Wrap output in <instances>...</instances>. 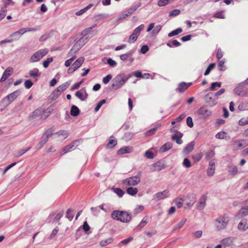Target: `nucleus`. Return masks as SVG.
Wrapping results in <instances>:
<instances>
[{
	"label": "nucleus",
	"instance_id": "nucleus-1",
	"mask_svg": "<svg viewBox=\"0 0 248 248\" xmlns=\"http://www.w3.org/2000/svg\"><path fill=\"white\" fill-rule=\"evenodd\" d=\"M230 219L227 214H224L217 217L214 221V226L216 230L220 231L225 230L228 226Z\"/></svg>",
	"mask_w": 248,
	"mask_h": 248
},
{
	"label": "nucleus",
	"instance_id": "nucleus-2",
	"mask_svg": "<svg viewBox=\"0 0 248 248\" xmlns=\"http://www.w3.org/2000/svg\"><path fill=\"white\" fill-rule=\"evenodd\" d=\"M111 217L113 219L124 223H127L131 219V215L125 211H113L111 213Z\"/></svg>",
	"mask_w": 248,
	"mask_h": 248
},
{
	"label": "nucleus",
	"instance_id": "nucleus-3",
	"mask_svg": "<svg viewBox=\"0 0 248 248\" xmlns=\"http://www.w3.org/2000/svg\"><path fill=\"white\" fill-rule=\"evenodd\" d=\"M141 172L140 171L137 175L123 180L122 181L123 186L125 187L137 186L141 181Z\"/></svg>",
	"mask_w": 248,
	"mask_h": 248
},
{
	"label": "nucleus",
	"instance_id": "nucleus-4",
	"mask_svg": "<svg viewBox=\"0 0 248 248\" xmlns=\"http://www.w3.org/2000/svg\"><path fill=\"white\" fill-rule=\"evenodd\" d=\"M92 28H89L83 31L82 32L83 36L76 42L78 45H80L81 47L95 34L94 31H92Z\"/></svg>",
	"mask_w": 248,
	"mask_h": 248
},
{
	"label": "nucleus",
	"instance_id": "nucleus-5",
	"mask_svg": "<svg viewBox=\"0 0 248 248\" xmlns=\"http://www.w3.org/2000/svg\"><path fill=\"white\" fill-rule=\"evenodd\" d=\"M21 94L20 90H16L12 93L7 95L1 101V103L4 107H7L13 101H14Z\"/></svg>",
	"mask_w": 248,
	"mask_h": 248
},
{
	"label": "nucleus",
	"instance_id": "nucleus-6",
	"mask_svg": "<svg viewBox=\"0 0 248 248\" xmlns=\"http://www.w3.org/2000/svg\"><path fill=\"white\" fill-rule=\"evenodd\" d=\"M196 114L202 119H206L212 114V111L206 105L201 107L196 112Z\"/></svg>",
	"mask_w": 248,
	"mask_h": 248
},
{
	"label": "nucleus",
	"instance_id": "nucleus-7",
	"mask_svg": "<svg viewBox=\"0 0 248 248\" xmlns=\"http://www.w3.org/2000/svg\"><path fill=\"white\" fill-rule=\"evenodd\" d=\"M48 52V50L46 48L41 49L35 52L31 57L30 62H38L42 58L46 55Z\"/></svg>",
	"mask_w": 248,
	"mask_h": 248
},
{
	"label": "nucleus",
	"instance_id": "nucleus-8",
	"mask_svg": "<svg viewBox=\"0 0 248 248\" xmlns=\"http://www.w3.org/2000/svg\"><path fill=\"white\" fill-rule=\"evenodd\" d=\"M126 80L127 78L124 76L119 75L114 79L112 88L115 90L120 89L125 83Z\"/></svg>",
	"mask_w": 248,
	"mask_h": 248
},
{
	"label": "nucleus",
	"instance_id": "nucleus-9",
	"mask_svg": "<svg viewBox=\"0 0 248 248\" xmlns=\"http://www.w3.org/2000/svg\"><path fill=\"white\" fill-rule=\"evenodd\" d=\"M80 142V140H77L73 141L70 144L65 146L62 150L60 153V155L61 156L65 154L71 152L75 149L79 145Z\"/></svg>",
	"mask_w": 248,
	"mask_h": 248
},
{
	"label": "nucleus",
	"instance_id": "nucleus-10",
	"mask_svg": "<svg viewBox=\"0 0 248 248\" xmlns=\"http://www.w3.org/2000/svg\"><path fill=\"white\" fill-rule=\"evenodd\" d=\"M196 200V195L194 193H188L185 199V203L187 205L188 207H192L193 204L195 203Z\"/></svg>",
	"mask_w": 248,
	"mask_h": 248
},
{
	"label": "nucleus",
	"instance_id": "nucleus-11",
	"mask_svg": "<svg viewBox=\"0 0 248 248\" xmlns=\"http://www.w3.org/2000/svg\"><path fill=\"white\" fill-rule=\"evenodd\" d=\"M204 99L211 107H213L217 103V97H216L213 93H209L205 96Z\"/></svg>",
	"mask_w": 248,
	"mask_h": 248
},
{
	"label": "nucleus",
	"instance_id": "nucleus-12",
	"mask_svg": "<svg viewBox=\"0 0 248 248\" xmlns=\"http://www.w3.org/2000/svg\"><path fill=\"white\" fill-rule=\"evenodd\" d=\"M75 96L82 101H85L88 97V94L85 87L81 88L75 93Z\"/></svg>",
	"mask_w": 248,
	"mask_h": 248
},
{
	"label": "nucleus",
	"instance_id": "nucleus-13",
	"mask_svg": "<svg viewBox=\"0 0 248 248\" xmlns=\"http://www.w3.org/2000/svg\"><path fill=\"white\" fill-rule=\"evenodd\" d=\"M235 94L243 97L248 96V89L240 85L234 90Z\"/></svg>",
	"mask_w": 248,
	"mask_h": 248
},
{
	"label": "nucleus",
	"instance_id": "nucleus-14",
	"mask_svg": "<svg viewBox=\"0 0 248 248\" xmlns=\"http://www.w3.org/2000/svg\"><path fill=\"white\" fill-rule=\"evenodd\" d=\"M235 239L234 237H228L222 239L221 243L225 247H232L234 245Z\"/></svg>",
	"mask_w": 248,
	"mask_h": 248
},
{
	"label": "nucleus",
	"instance_id": "nucleus-15",
	"mask_svg": "<svg viewBox=\"0 0 248 248\" xmlns=\"http://www.w3.org/2000/svg\"><path fill=\"white\" fill-rule=\"evenodd\" d=\"M207 199V194H203L201 197L197 204V207L199 210H202L204 208L206 204Z\"/></svg>",
	"mask_w": 248,
	"mask_h": 248
},
{
	"label": "nucleus",
	"instance_id": "nucleus-16",
	"mask_svg": "<svg viewBox=\"0 0 248 248\" xmlns=\"http://www.w3.org/2000/svg\"><path fill=\"white\" fill-rule=\"evenodd\" d=\"M169 196V191L165 190L162 192H157L154 195V199L157 201L163 200Z\"/></svg>",
	"mask_w": 248,
	"mask_h": 248
},
{
	"label": "nucleus",
	"instance_id": "nucleus-17",
	"mask_svg": "<svg viewBox=\"0 0 248 248\" xmlns=\"http://www.w3.org/2000/svg\"><path fill=\"white\" fill-rule=\"evenodd\" d=\"M133 51L132 50L129 52L121 55L120 56V59L123 61H128L130 63H132L134 61V58L133 57Z\"/></svg>",
	"mask_w": 248,
	"mask_h": 248
},
{
	"label": "nucleus",
	"instance_id": "nucleus-18",
	"mask_svg": "<svg viewBox=\"0 0 248 248\" xmlns=\"http://www.w3.org/2000/svg\"><path fill=\"white\" fill-rule=\"evenodd\" d=\"M245 140H235L232 141L231 145L234 150H238L244 147V142Z\"/></svg>",
	"mask_w": 248,
	"mask_h": 248
},
{
	"label": "nucleus",
	"instance_id": "nucleus-19",
	"mask_svg": "<svg viewBox=\"0 0 248 248\" xmlns=\"http://www.w3.org/2000/svg\"><path fill=\"white\" fill-rule=\"evenodd\" d=\"M237 229L240 231L244 232L248 229V221L247 219H242L237 225Z\"/></svg>",
	"mask_w": 248,
	"mask_h": 248
},
{
	"label": "nucleus",
	"instance_id": "nucleus-20",
	"mask_svg": "<svg viewBox=\"0 0 248 248\" xmlns=\"http://www.w3.org/2000/svg\"><path fill=\"white\" fill-rule=\"evenodd\" d=\"M248 215V206L242 207L235 216L236 219H239Z\"/></svg>",
	"mask_w": 248,
	"mask_h": 248
},
{
	"label": "nucleus",
	"instance_id": "nucleus-21",
	"mask_svg": "<svg viewBox=\"0 0 248 248\" xmlns=\"http://www.w3.org/2000/svg\"><path fill=\"white\" fill-rule=\"evenodd\" d=\"M13 72V68L9 67H8L3 73L2 77L0 79V82H2L5 81L9 77H10Z\"/></svg>",
	"mask_w": 248,
	"mask_h": 248
},
{
	"label": "nucleus",
	"instance_id": "nucleus-22",
	"mask_svg": "<svg viewBox=\"0 0 248 248\" xmlns=\"http://www.w3.org/2000/svg\"><path fill=\"white\" fill-rule=\"evenodd\" d=\"M191 82L186 83L184 82L179 84L178 88L176 89V91L180 93L185 92L189 86L192 85Z\"/></svg>",
	"mask_w": 248,
	"mask_h": 248
},
{
	"label": "nucleus",
	"instance_id": "nucleus-23",
	"mask_svg": "<svg viewBox=\"0 0 248 248\" xmlns=\"http://www.w3.org/2000/svg\"><path fill=\"white\" fill-rule=\"evenodd\" d=\"M215 170V163L214 160L210 161L209 163V167L207 169V173L208 176H212Z\"/></svg>",
	"mask_w": 248,
	"mask_h": 248
},
{
	"label": "nucleus",
	"instance_id": "nucleus-24",
	"mask_svg": "<svg viewBox=\"0 0 248 248\" xmlns=\"http://www.w3.org/2000/svg\"><path fill=\"white\" fill-rule=\"evenodd\" d=\"M26 28H22L19 30L18 31L13 33L12 34L10 35V37H14L15 35H18L17 37L12 38L13 39H14V41L18 40L22 35L26 32Z\"/></svg>",
	"mask_w": 248,
	"mask_h": 248
},
{
	"label": "nucleus",
	"instance_id": "nucleus-25",
	"mask_svg": "<svg viewBox=\"0 0 248 248\" xmlns=\"http://www.w3.org/2000/svg\"><path fill=\"white\" fill-rule=\"evenodd\" d=\"M54 135H57V137L59 138L60 140H63L68 137L69 133L67 131L62 130L55 133Z\"/></svg>",
	"mask_w": 248,
	"mask_h": 248
},
{
	"label": "nucleus",
	"instance_id": "nucleus-26",
	"mask_svg": "<svg viewBox=\"0 0 248 248\" xmlns=\"http://www.w3.org/2000/svg\"><path fill=\"white\" fill-rule=\"evenodd\" d=\"M194 145L195 142L194 141H191L189 142L186 145V146L184 149L183 153L185 155H188L193 150Z\"/></svg>",
	"mask_w": 248,
	"mask_h": 248
},
{
	"label": "nucleus",
	"instance_id": "nucleus-27",
	"mask_svg": "<svg viewBox=\"0 0 248 248\" xmlns=\"http://www.w3.org/2000/svg\"><path fill=\"white\" fill-rule=\"evenodd\" d=\"M133 151V149L132 147L130 146H126L123 148H121L118 151V154L119 155H123L126 153H130L132 152Z\"/></svg>",
	"mask_w": 248,
	"mask_h": 248
},
{
	"label": "nucleus",
	"instance_id": "nucleus-28",
	"mask_svg": "<svg viewBox=\"0 0 248 248\" xmlns=\"http://www.w3.org/2000/svg\"><path fill=\"white\" fill-rule=\"evenodd\" d=\"M228 171L231 175L235 176L238 173V168L236 166L230 165L228 166Z\"/></svg>",
	"mask_w": 248,
	"mask_h": 248
},
{
	"label": "nucleus",
	"instance_id": "nucleus-29",
	"mask_svg": "<svg viewBox=\"0 0 248 248\" xmlns=\"http://www.w3.org/2000/svg\"><path fill=\"white\" fill-rule=\"evenodd\" d=\"M29 76L33 78H37L40 76V73L39 70L34 68L32 70H31L29 72Z\"/></svg>",
	"mask_w": 248,
	"mask_h": 248
},
{
	"label": "nucleus",
	"instance_id": "nucleus-30",
	"mask_svg": "<svg viewBox=\"0 0 248 248\" xmlns=\"http://www.w3.org/2000/svg\"><path fill=\"white\" fill-rule=\"evenodd\" d=\"M84 61V58L83 57H81L77 59L76 62L72 64V65L74 67L75 69L77 70L78 68L80 67L83 62Z\"/></svg>",
	"mask_w": 248,
	"mask_h": 248
},
{
	"label": "nucleus",
	"instance_id": "nucleus-31",
	"mask_svg": "<svg viewBox=\"0 0 248 248\" xmlns=\"http://www.w3.org/2000/svg\"><path fill=\"white\" fill-rule=\"evenodd\" d=\"M71 84V81H68L60 85L57 88V90L60 92V93H62L63 91H65Z\"/></svg>",
	"mask_w": 248,
	"mask_h": 248
},
{
	"label": "nucleus",
	"instance_id": "nucleus-32",
	"mask_svg": "<svg viewBox=\"0 0 248 248\" xmlns=\"http://www.w3.org/2000/svg\"><path fill=\"white\" fill-rule=\"evenodd\" d=\"M172 147V144L170 142H168L166 143H165L163 145L161 146V147L160 149V151L161 152H165L170 149Z\"/></svg>",
	"mask_w": 248,
	"mask_h": 248
},
{
	"label": "nucleus",
	"instance_id": "nucleus-33",
	"mask_svg": "<svg viewBox=\"0 0 248 248\" xmlns=\"http://www.w3.org/2000/svg\"><path fill=\"white\" fill-rule=\"evenodd\" d=\"M187 221V219L186 218H183L181 219V220L176 225H175L173 228V231H176L181 229L186 223Z\"/></svg>",
	"mask_w": 248,
	"mask_h": 248
},
{
	"label": "nucleus",
	"instance_id": "nucleus-34",
	"mask_svg": "<svg viewBox=\"0 0 248 248\" xmlns=\"http://www.w3.org/2000/svg\"><path fill=\"white\" fill-rule=\"evenodd\" d=\"M138 192V189L136 187H134L133 186H129L126 189V193L131 196H134L137 194Z\"/></svg>",
	"mask_w": 248,
	"mask_h": 248
},
{
	"label": "nucleus",
	"instance_id": "nucleus-35",
	"mask_svg": "<svg viewBox=\"0 0 248 248\" xmlns=\"http://www.w3.org/2000/svg\"><path fill=\"white\" fill-rule=\"evenodd\" d=\"M82 47L78 45V43H76L72 48L69 51L68 54L72 55V54L76 53L78 52Z\"/></svg>",
	"mask_w": 248,
	"mask_h": 248
},
{
	"label": "nucleus",
	"instance_id": "nucleus-36",
	"mask_svg": "<svg viewBox=\"0 0 248 248\" xmlns=\"http://www.w3.org/2000/svg\"><path fill=\"white\" fill-rule=\"evenodd\" d=\"M93 5L92 4H89L88 6H87L86 7L84 8L83 9H81L79 11L77 12L76 13V14H75L76 15L78 16H81V15H83L84 13L86 12L89 9L93 7Z\"/></svg>",
	"mask_w": 248,
	"mask_h": 248
},
{
	"label": "nucleus",
	"instance_id": "nucleus-37",
	"mask_svg": "<svg viewBox=\"0 0 248 248\" xmlns=\"http://www.w3.org/2000/svg\"><path fill=\"white\" fill-rule=\"evenodd\" d=\"M238 109L240 111H244L248 109V102H241L238 106Z\"/></svg>",
	"mask_w": 248,
	"mask_h": 248
},
{
	"label": "nucleus",
	"instance_id": "nucleus-38",
	"mask_svg": "<svg viewBox=\"0 0 248 248\" xmlns=\"http://www.w3.org/2000/svg\"><path fill=\"white\" fill-rule=\"evenodd\" d=\"M79 113V109L78 108L75 106L73 105L71 108L70 114L73 116H77Z\"/></svg>",
	"mask_w": 248,
	"mask_h": 248
},
{
	"label": "nucleus",
	"instance_id": "nucleus-39",
	"mask_svg": "<svg viewBox=\"0 0 248 248\" xmlns=\"http://www.w3.org/2000/svg\"><path fill=\"white\" fill-rule=\"evenodd\" d=\"M140 5L141 3H139L126 11V12L127 13L128 16L133 13L140 6Z\"/></svg>",
	"mask_w": 248,
	"mask_h": 248
},
{
	"label": "nucleus",
	"instance_id": "nucleus-40",
	"mask_svg": "<svg viewBox=\"0 0 248 248\" xmlns=\"http://www.w3.org/2000/svg\"><path fill=\"white\" fill-rule=\"evenodd\" d=\"M30 148H31V147H29L26 149H21L19 151H18V152L15 153L14 154V156L15 157H19V156H21L22 155H24L27 151H28Z\"/></svg>",
	"mask_w": 248,
	"mask_h": 248
},
{
	"label": "nucleus",
	"instance_id": "nucleus-41",
	"mask_svg": "<svg viewBox=\"0 0 248 248\" xmlns=\"http://www.w3.org/2000/svg\"><path fill=\"white\" fill-rule=\"evenodd\" d=\"M184 202H185V201L183 199V198L182 197H178L174 201L175 205L179 208L182 206L183 203Z\"/></svg>",
	"mask_w": 248,
	"mask_h": 248
},
{
	"label": "nucleus",
	"instance_id": "nucleus-42",
	"mask_svg": "<svg viewBox=\"0 0 248 248\" xmlns=\"http://www.w3.org/2000/svg\"><path fill=\"white\" fill-rule=\"evenodd\" d=\"M148 222V217H144L141 222L139 223V224L137 226V229H141L143 227H144L147 223Z\"/></svg>",
	"mask_w": 248,
	"mask_h": 248
},
{
	"label": "nucleus",
	"instance_id": "nucleus-43",
	"mask_svg": "<svg viewBox=\"0 0 248 248\" xmlns=\"http://www.w3.org/2000/svg\"><path fill=\"white\" fill-rule=\"evenodd\" d=\"M7 13V5L1 7L0 10V21L3 19L6 16Z\"/></svg>",
	"mask_w": 248,
	"mask_h": 248
},
{
	"label": "nucleus",
	"instance_id": "nucleus-44",
	"mask_svg": "<svg viewBox=\"0 0 248 248\" xmlns=\"http://www.w3.org/2000/svg\"><path fill=\"white\" fill-rule=\"evenodd\" d=\"M41 109L40 108H37L35 109L30 115V118L31 119H34L39 116H40L41 114Z\"/></svg>",
	"mask_w": 248,
	"mask_h": 248
},
{
	"label": "nucleus",
	"instance_id": "nucleus-45",
	"mask_svg": "<svg viewBox=\"0 0 248 248\" xmlns=\"http://www.w3.org/2000/svg\"><path fill=\"white\" fill-rule=\"evenodd\" d=\"M144 24H141L134 30L133 33L136 34L137 36H139L140 34L141 31H142L144 29Z\"/></svg>",
	"mask_w": 248,
	"mask_h": 248
},
{
	"label": "nucleus",
	"instance_id": "nucleus-46",
	"mask_svg": "<svg viewBox=\"0 0 248 248\" xmlns=\"http://www.w3.org/2000/svg\"><path fill=\"white\" fill-rule=\"evenodd\" d=\"M167 45L170 47H172L173 46L177 47L181 45V44L176 40H173L172 41H170L167 43Z\"/></svg>",
	"mask_w": 248,
	"mask_h": 248
},
{
	"label": "nucleus",
	"instance_id": "nucleus-47",
	"mask_svg": "<svg viewBox=\"0 0 248 248\" xmlns=\"http://www.w3.org/2000/svg\"><path fill=\"white\" fill-rule=\"evenodd\" d=\"M112 191L119 197H122L124 194V191L119 188H112Z\"/></svg>",
	"mask_w": 248,
	"mask_h": 248
},
{
	"label": "nucleus",
	"instance_id": "nucleus-48",
	"mask_svg": "<svg viewBox=\"0 0 248 248\" xmlns=\"http://www.w3.org/2000/svg\"><path fill=\"white\" fill-rule=\"evenodd\" d=\"M181 136H179L178 134H174L172 137V140H175L177 144H181L183 143V141L181 139Z\"/></svg>",
	"mask_w": 248,
	"mask_h": 248
},
{
	"label": "nucleus",
	"instance_id": "nucleus-49",
	"mask_svg": "<svg viewBox=\"0 0 248 248\" xmlns=\"http://www.w3.org/2000/svg\"><path fill=\"white\" fill-rule=\"evenodd\" d=\"M182 32V29L180 28H177V29L172 31L171 32L169 33L168 36L169 37H172Z\"/></svg>",
	"mask_w": 248,
	"mask_h": 248
},
{
	"label": "nucleus",
	"instance_id": "nucleus-50",
	"mask_svg": "<svg viewBox=\"0 0 248 248\" xmlns=\"http://www.w3.org/2000/svg\"><path fill=\"white\" fill-rule=\"evenodd\" d=\"M162 27L161 25H157L156 26H155V27L152 31V35L154 36L158 34L162 29Z\"/></svg>",
	"mask_w": 248,
	"mask_h": 248
},
{
	"label": "nucleus",
	"instance_id": "nucleus-51",
	"mask_svg": "<svg viewBox=\"0 0 248 248\" xmlns=\"http://www.w3.org/2000/svg\"><path fill=\"white\" fill-rule=\"evenodd\" d=\"M117 140L115 139H110L107 144V147L108 148H112L117 144Z\"/></svg>",
	"mask_w": 248,
	"mask_h": 248
},
{
	"label": "nucleus",
	"instance_id": "nucleus-52",
	"mask_svg": "<svg viewBox=\"0 0 248 248\" xmlns=\"http://www.w3.org/2000/svg\"><path fill=\"white\" fill-rule=\"evenodd\" d=\"M61 94V93H60V92H59L57 89H55L51 94L52 99H56L60 96Z\"/></svg>",
	"mask_w": 248,
	"mask_h": 248
},
{
	"label": "nucleus",
	"instance_id": "nucleus-53",
	"mask_svg": "<svg viewBox=\"0 0 248 248\" xmlns=\"http://www.w3.org/2000/svg\"><path fill=\"white\" fill-rule=\"evenodd\" d=\"M112 241V239L111 238H109L106 240L101 241L100 242V245L102 247H104L107 246L108 244L111 243Z\"/></svg>",
	"mask_w": 248,
	"mask_h": 248
},
{
	"label": "nucleus",
	"instance_id": "nucleus-54",
	"mask_svg": "<svg viewBox=\"0 0 248 248\" xmlns=\"http://www.w3.org/2000/svg\"><path fill=\"white\" fill-rule=\"evenodd\" d=\"M144 209V207L142 205H137L136 207L133 210V213L135 214H138L142 211Z\"/></svg>",
	"mask_w": 248,
	"mask_h": 248
},
{
	"label": "nucleus",
	"instance_id": "nucleus-55",
	"mask_svg": "<svg viewBox=\"0 0 248 248\" xmlns=\"http://www.w3.org/2000/svg\"><path fill=\"white\" fill-rule=\"evenodd\" d=\"M216 64L214 63H211L207 68L205 73L204 75H208L211 72V71L215 67Z\"/></svg>",
	"mask_w": 248,
	"mask_h": 248
},
{
	"label": "nucleus",
	"instance_id": "nucleus-56",
	"mask_svg": "<svg viewBox=\"0 0 248 248\" xmlns=\"http://www.w3.org/2000/svg\"><path fill=\"white\" fill-rule=\"evenodd\" d=\"M203 155L202 153H198L192 156V159L194 162H197L199 161L202 157Z\"/></svg>",
	"mask_w": 248,
	"mask_h": 248
},
{
	"label": "nucleus",
	"instance_id": "nucleus-57",
	"mask_svg": "<svg viewBox=\"0 0 248 248\" xmlns=\"http://www.w3.org/2000/svg\"><path fill=\"white\" fill-rule=\"evenodd\" d=\"M248 124V117L242 118L238 122V124L240 126H245Z\"/></svg>",
	"mask_w": 248,
	"mask_h": 248
},
{
	"label": "nucleus",
	"instance_id": "nucleus-58",
	"mask_svg": "<svg viewBox=\"0 0 248 248\" xmlns=\"http://www.w3.org/2000/svg\"><path fill=\"white\" fill-rule=\"evenodd\" d=\"M138 37V36H137L136 34H135L134 33H133L132 32V33L130 35V36L128 38V43H132L135 42L137 40Z\"/></svg>",
	"mask_w": 248,
	"mask_h": 248
},
{
	"label": "nucleus",
	"instance_id": "nucleus-59",
	"mask_svg": "<svg viewBox=\"0 0 248 248\" xmlns=\"http://www.w3.org/2000/svg\"><path fill=\"white\" fill-rule=\"evenodd\" d=\"M53 59L51 57L47 58L43 62V66L46 68H47L49 66V64L53 62Z\"/></svg>",
	"mask_w": 248,
	"mask_h": 248
},
{
	"label": "nucleus",
	"instance_id": "nucleus-60",
	"mask_svg": "<svg viewBox=\"0 0 248 248\" xmlns=\"http://www.w3.org/2000/svg\"><path fill=\"white\" fill-rule=\"evenodd\" d=\"M106 103V100L105 99H103L102 100H101L100 102H99L96 106L95 107V108H94V111L95 112H97L99 109L100 108L102 107V106L105 103Z\"/></svg>",
	"mask_w": 248,
	"mask_h": 248
},
{
	"label": "nucleus",
	"instance_id": "nucleus-61",
	"mask_svg": "<svg viewBox=\"0 0 248 248\" xmlns=\"http://www.w3.org/2000/svg\"><path fill=\"white\" fill-rule=\"evenodd\" d=\"M54 131V130L53 128H50L47 130L44 135L47 138H49L53 134Z\"/></svg>",
	"mask_w": 248,
	"mask_h": 248
},
{
	"label": "nucleus",
	"instance_id": "nucleus-62",
	"mask_svg": "<svg viewBox=\"0 0 248 248\" xmlns=\"http://www.w3.org/2000/svg\"><path fill=\"white\" fill-rule=\"evenodd\" d=\"M226 133L224 131L218 132L216 135V138L218 139H224L226 137Z\"/></svg>",
	"mask_w": 248,
	"mask_h": 248
},
{
	"label": "nucleus",
	"instance_id": "nucleus-63",
	"mask_svg": "<svg viewBox=\"0 0 248 248\" xmlns=\"http://www.w3.org/2000/svg\"><path fill=\"white\" fill-rule=\"evenodd\" d=\"M183 165L184 166H185L186 168H189L191 166L190 161L187 158H186L184 159L183 162Z\"/></svg>",
	"mask_w": 248,
	"mask_h": 248
},
{
	"label": "nucleus",
	"instance_id": "nucleus-64",
	"mask_svg": "<svg viewBox=\"0 0 248 248\" xmlns=\"http://www.w3.org/2000/svg\"><path fill=\"white\" fill-rule=\"evenodd\" d=\"M76 57L74 56L71 58L70 59L66 60L65 62L64 65L66 67H69L70 66L71 64L76 59Z\"/></svg>",
	"mask_w": 248,
	"mask_h": 248
}]
</instances>
